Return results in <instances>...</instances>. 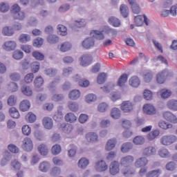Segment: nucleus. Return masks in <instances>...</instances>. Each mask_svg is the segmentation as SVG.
Wrapping results in <instances>:
<instances>
[{"label":"nucleus","instance_id":"2","mask_svg":"<svg viewBox=\"0 0 177 177\" xmlns=\"http://www.w3.org/2000/svg\"><path fill=\"white\" fill-rule=\"evenodd\" d=\"M20 6L17 4H14L11 9V12L13 14V17L15 20H24L26 15L24 12H20Z\"/></svg>","mask_w":177,"mask_h":177},{"label":"nucleus","instance_id":"8","mask_svg":"<svg viewBox=\"0 0 177 177\" xmlns=\"http://www.w3.org/2000/svg\"><path fill=\"white\" fill-rule=\"evenodd\" d=\"M120 109L124 113H131L133 110V104L129 101H124L121 104Z\"/></svg>","mask_w":177,"mask_h":177},{"label":"nucleus","instance_id":"56","mask_svg":"<svg viewBox=\"0 0 177 177\" xmlns=\"http://www.w3.org/2000/svg\"><path fill=\"white\" fill-rule=\"evenodd\" d=\"M44 44V39L38 37L35 39L33 41V46H36V48H39L42 46Z\"/></svg>","mask_w":177,"mask_h":177},{"label":"nucleus","instance_id":"51","mask_svg":"<svg viewBox=\"0 0 177 177\" xmlns=\"http://www.w3.org/2000/svg\"><path fill=\"white\" fill-rule=\"evenodd\" d=\"M133 142L134 145H143L145 143V138L138 136L133 140Z\"/></svg>","mask_w":177,"mask_h":177},{"label":"nucleus","instance_id":"43","mask_svg":"<svg viewBox=\"0 0 177 177\" xmlns=\"http://www.w3.org/2000/svg\"><path fill=\"white\" fill-rule=\"evenodd\" d=\"M38 150L41 156H47L48 153V148L46 147V145L42 144L40 145L38 147Z\"/></svg>","mask_w":177,"mask_h":177},{"label":"nucleus","instance_id":"38","mask_svg":"<svg viewBox=\"0 0 177 177\" xmlns=\"http://www.w3.org/2000/svg\"><path fill=\"white\" fill-rule=\"evenodd\" d=\"M86 139L88 142H97V135L95 133H88L86 135Z\"/></svg>","mask_w":177,"mask_h":177},{"label":"nucleus","instance_id":"17","mask_svg":"<svg viewBox=\"0 0 177 177\" xmlns=\"http://www.w3.org/2000/svg\"><path fill=\"white\" fill-rule=\"evenodd\" d=\"M156 153V150L153 147H148L144 149L142 151V154L144 156H154Z\"/></svg>","mask_w":177,"mask_h":177},{"label":"nucleus","instance_id":"36","mask_svg":"<svg viewBox=\"0 0 177 177\" xmlns=\"http://www.w3.org/2000/svg\"><path fill=\"white\" fill-rule=\"evenodd\" d=\"M109 23L113 26V27H120V26H121V21H120V19L114 17H111L109 18Z\"/></svg>","mask_w":177,"mask_h":177},{"label":"nucleus","instance_id":"10","mask_svg":"<svg viewBox=\"0 0 177 177\" xmlns=\"http://www.w3.org/2000/svg\"><path fill=\"white\" fill-rule=\"evenodd\" d=\"M163 117L167 121H169L172 124H177V118L176 115H174L169 111H166L163 113Z\"/></svg>","mask_w":177,"mask_h":177},{"label":"nucleus","instance_id":"52","mask_svg":"<svg viewBox=\"0 0 177 177\" xmlns=\"http://www.w3.org/2000/svg\"><path fill=\"white\" fill-rule=\"evenodd\" d=\"M47 41L49 44H56L59 42V37L55 35H51L48 36Z\"/></svg>","mask_w":177,"mask_h":177},{"label":"nucleus","instance_id":"49","mask_svg":"<svg viewBox=\"0 0 177 177\" xmlns=\"http://www.w3.org/2000/svg\"><path fill=\"white\" fill-rule=\"evenodd\" d=\"M7 103L8 106H16L17 98L15 95H11L8 97Z\"/></svg>","mask_w":177,"mask_h":177},{"label":"nucleus","instance_id":"29","mask_svg":"<svg viewBox=\"0 0 177 177\" xmlns=\"http://www.w3.org/2000/svg\"><path fill=\"white\" fill-rule=\"evenodd\" d=\"M160 136V131L153 130L147 136V138L148 140H154V139H156L157 136Z\"/></svg>","mask_w":177,"mask_h":177},{"label":"nucleus","instance_id":"20","mask_svg":"<svg viewBox=\"0 0 177 177\" xmlns=\"http://www.w3.org/2000/svg\"><path fill=\"white\" fill-rule=\"evenodd\" d=\"M21 111H28L30 110V101L24 100L19 104Z\"/></svg>","mask_w":177,"mask_h":177},{"label":"nucleus","instance_id":"30","mask_svg":"<svg viewBox=\"0 0 177 177\" xmlns=\"http://www.w3.org/2000/svg\"><path fill=\"white\" fill-rule=\"evenodd\" d=\"M127 81H128V75L123 74L119 78V80L118 82V85L119 86H124L125 84L127 83Z\"/></svg>","mask_w":177,"mask_h":177},{"label":"nucleus","instance_id":"62","mask_svg":"<svg viewBox=\"0 0 177 177\" xmlns=\"http://www.w3.org/2000/svg\"><path fill=\"white\" fill-rule=\"evenodd\" d=\"M97 109L98 111H100V113H104V111H106V110L109 109V106L107 105V104L102 102L98 105Z\"/></svg>","mask_w":177,"mask_h":177},{"label":"nucleus","instance_id":"25","mask_svg":"<svg viewBox=\"0 0 177 177\" xmlns=\"http://www.w3.org/2000/svg\"><path fill=\"white\" fill-rule=\"evenodd\" d=\"M2 33L6 37H12V35L15 34V30H13V28L9 26H6L3 28Z\"/></svg>","mask_w":177,"mask_h":177},{"label":"nucleus","instance_id":"61","mask_svg":"<svg viewBox=\"0 0 177 177\" xmlns=\"http://www.w3.org/2000/svg\"><path fill=\"white\" fill-rule=\"evenodd\" d=\"M68 107L71 111H77L78 110V104L77 102H70Z\"/></svg>","mask_w":177,"mask_h":177},{"label":"nucleus","instance_id":"23","mask_svg":"<svg viewBox=\"0 0 177 177\" xmlns=\"http://www.w3.org/2000/svg\"><path fill=\"white\" fill-rule=\"evenodd\" d=\"M115 143H117V140L115 139L108 140L105 147L106 150L107 151H110L111 150H113L115 147Z\"/></svg>","mask_w":177,"mask_h":177},{"label":"nucleus","instance_id":"1","mask_svg":"<svg viewBox=\"0 0 177 177\" xmlns=\"http://www.w3.org/2000/svg\"><path fill=\"white\" fill-rule=\"evenodd\" d=\"M90 36L91 37L86 38L82 42V46L84 48V49H91V48H93V46H95V39H93V38H95V39H104V35H103V32L97 30H91L90 32Z\"/></svg>","mask_w":177,"mask_h":177},{"label":"nucleus","instance_id":"50","mask_svg":"<svg viewBox=\"0 0 177 177\" xmlns=\"http://www.w3.org/2000/svg\"><path fill=\"white\" fill-rule=\"evenodd\" d=\"M89 164V160L86 158H82L79 160L78 166L80 168H86Z\"/></svg>","mask_w":177,"mask_h":177},{"label":"nucleus","instance_id":"39","mask_svg":"<svg viewBox=\"0 0 177 177\" xmlns=\"http://www.w3.org/2000/svg\"><path fill=\"white\" fill-rule=\"evenodd\" d=\"M156 81L158 84H164V82H165V73H159L156 76Z\"/></svg>","mask_w":177,"mask_h":177},{"label":"nucleus","instance_id":"45","mask_svg":"<svg viewBox=\"0 0 177 177\" xmlns=\"http://www.w3.org/2000/svg\"><path fill=\"white\" fill-rule=\"evenodd\" d=\"M143 96H144V99H145L146 100H153V93L148 89H146L144 91Z\"/></svg>","mask_w":177,"mask_h":177},{"label":"nucleus","instance_id":"59","mask_svg":"<svg viewBox=\"0 0 177 177\" xmlns=\"http://www.w3.org/2000/svg\"><path fill=\"white\" fill-rule=\"evenodd\" d=\"M122 174L124 176H129V175H133V174H135V171H132L131 169H129L128 167H124L122 170Z\"/></svg>","mask_w":177,"mask_h":177},{"label":"nucleus","instance_id":"47","mask_svg":"<svg viewBox=\"0 0 177 177\" xmlns=\"http://www.w3.org/2000/svg\"><path fill=\"white\" fill-rule=\"evenodd\" d=\"M159 93H160V96L161 97H162V99H167L168 97H169V96H171V93L169 90H167V89H162Z\"/></svg>","mask_w":177,"mask_h":177},{"label":"nucleus","instance_id":"48","mask_svg":"<svg viewBox=\"0 0 177 177\" xmlns=\"http://www.w3.org/2000/svg\"><path fill=\"white\" fill-rule=\"evenodd\" d=\"M71 49V44L68 42L63 43L60 47L61 52H67Z\"/></svg>","mask_w":177,"mask_h":177},{"label":"nucleus","instance_id":"34","mask_svg":"<svg viewBox=\"0 0 177 177\" xmlns=\"http://www.w3.org/2000/svg\"><path fill=\"white\" fill-rule=\"evenodd\" d=\"M81 96V93L78 90H73L69 93V98L72 100H77Z\"/></svg>","mask_w":177,"mask_h":177},{"label":"nucleus","instance_id":"53","mask_svg":"<svg viewBox=\"0 0 177 177\" xmlns=\"http://www.w3.org/2000/svg\"><path fill=\"white\" fill-rule=\"evenodd\" d=\"M22 133L26 136L31 135V127L27 124L24 125L22 127Z\"/></svg>","mask_w":177,"mask_h":177},{"label":"nucleus","instance_id":"58","mask_svg":"<svg viewBox=\"0 0 177 177\" xmlns=\"http://www.w3.org/2000/svg\"><path fill=\"white\" fill-rule=\"evenodd\" d=\"M24 53L23 52L17 50L13 53V57L14 59H16V60H20L21 59H23Z\"/></svg>","mask_w":177,"mask_h":177},{"label":"nucleus","instance_id":"57","mask_svg":"<svg viewBox=\"0 0 177 177\" xmlns=\"http://www.w3.org/2000/svg\"><path fill=\"white\" fill-rule=\"evenodd\" d=\"M166 169L167 171H175L176 169V163L174 162H169L166 165Z\"/></svg>","mask_w":177,"mask_h":177},{"label":"nucleus","instance_id":"40","mask_svg":"<svg viewBox=\"0 0 177 177\" xmlns=\"http://www.w3.org/2000/svg\"><path fill=\"white\" fill-rule=\"evenodd\" d=\"M31 39V36L28 34H21L19 36V42H21V44H26V42H28Z\"/></svg>","mask_w":177,"mask_h":177},{"label":"nucleus","instance_id":"21","mask_svg":"<svg viewBox=\"0 0 177 177\" xmlns=\"http://www.w3.org/2000/svg\"><path fill=\"white\" fill-rule=\"evenodd\" d=\"M76 82H78L80 86H83L84 88H86V86H89V82L85 79H80L78 75L75 77Z\"/></svg>","mask_w":177,"mask_h":177},{"label":"nucleus","instance_id":"15","mask_svg":"<svg viewBox=\"0 0 177 177\" xmlns=\"http://www.w3.org/2000/svg\"><path fill=\"white\" fill-rule=\"evenodd\" d=\"M129 84L133 88H138L140 85V80L137 76H133L129 79Z\"/></svg>","mask_w":177,"mask_h":177},{"label":"nucleus","instance_id":"32","mask_svg":"<svg viewBox=\"0 0 177 177\" xmlns=\"http://www.w3.org/2000/svg\"><path fill=\"white\" fill-rule=\"evenodd\" d=\"M111 115L112 118H114L115 120H118V118L121 117V111H120L117 108H113L111 110Z\"/></svg>","mask_w":177,"mask_h":177},{"label":"nucleus","instance_id":"13","mask_svg":"<svg viewBox=\"0 0 177 177\" xmlns=\"http://www.w3.org/2000/svg\"><path fill=\"white\" fill-rule=\"evenodd\" d=\"M43 124L46 129H52L53 128V120L49 117H45L43 119Z\"/></svg>","mask_w":177,"mask_h":177},{"label":"nucleus","instance_id":"9","mask_svg":"<svg viewBox=\"0 0 177 177\" xmlns=\"http://www.w3.org/2000/svg\"><path fill=\"white\" fill-rule=\"evenodd\" d=\"M109 172L111 175L120 174V163L117 161L112 162L109 166Z\"/></svg>","mask_w":177,"mask_h":177},{"label":"nucleus","instance_id":"46","mask_svg":"<svg viewBox=\"0 0 177 177\" xmlns=\"http://www.w3.org/2000/svg\"><path fill=\"white\" fill-rule=\"evenodd\" d=\"M33 57H35V59H36V60H40L42 61L44 60V59H45V55H44V54H42L40 52L38 51H34L32 53Z\"/></svg>","mask_w":177,"mask_h":177},{"label":"nucleus","instance_id":"18","mask_svg":"<svg viewBox=\"0 0 177 177\" xmlns=\"http://www.w3.org/2000/svg\"><path fill=\"white\" fill-rule=\"evenodd\" d=\"M96 168L100 172H103L104 171H106L109 167L106 164L105 161L101 160L96 163Z\"/></svg>","mask_w":177,"mask_h":177},{"label":"nucleus","instance_id":"60","mask_svg":"<svg viewBox=\"0 0 177 177\" xmlns=\"http://www.w3.org/2000/svg\"><path fill=\"white\" fill-rule=\"evenodd\" d=\"M51 151L53 154H54V156H57V154H59V153L62 151V147H60V145H55L53 147Z\"/></svg>","mask_w":177,"mask_h":177},{"label":"nucleus","instance_id":"55","mask_svg":"<svg viewBox=\"0 0 177 177\" xmlns=\"http://www.w3.org/2000/svg\"><path fill=\"white\" fill-rule=\"evenodd\" d=\"M32 73H38L39 71V62H34L30 64Z\"/></svg>","mask_w":177,"mask_h":177},{"label":"nucleus","instance_id":"28","mask_svg":"<svg viewBox=\"0 0 177 177\" xmlns=\"http://www.w3.org/2000/svg\"><path fill=\"white\" fill-rule=\"evenodd\" d=\"M120 10L123 17H128V15H129V10L128 9V6L122 4L120 6Z\"/></svg>","mask_w":177,"mask_h":177},{"label":"nucleus","instance_id":"31","mask_svg":"<svg viewBox=\"0 0 177 177\" xmlns=\"http://www.w3.org/2000/svg\"><path fill=\"white\" fill-rule=\"evenodd\" d=\"M158 154L160 157H162V158H168V157L171 156V153H169V151H168L165 148H162L159 150Z\"/></svg>","mask_w":177,"mask_h":177},{"label":"nucleus","instance_id":"11","mask_svg":"<svg viewBox=\"0 0 177 177\" xmlns=\"http://www.w3.org/2000/svg\"><path fill=\"white\" fill-rule=\"evenodd\" d=\"M17 46V44H16V41H6L3 45V48L5 50H8V52H10V50H15Z\"/></svg>","mask_w":177,"mask_h":177},{"label":"nucleus","instance_id":"27","mask_svg":"<svg viewBox=\"0 0 177 177\" xmlns=\"http://www.w3.org/2000/svg\"><path fill=\"white\" fill-rule=\"evenodd\" d=\"M21 92L25 96H32V89L28 86H23Z\"/></svg>","mask_w":177,"mask_h":177},{"label":"nucleus","instance_id":"19","mask_svg":"<svg viewBox=\"0 0 177 177\" xmlns=\"http://www.w3.org/2000/svg\"><path fill=\"white\" fill-rule=\"evenodd\" d=\"M50 168V163L46 161H44L40 163L39 166V169L41 172H48Z\"/></svg>","mask_w":177,"mask_h":177},{"label":"nucleus","instance_id":"24","mask_svg":"<svg viewBox=\"0 0 177 177\" xmlns=\"http://www.w3.org/2000/svg\"><path fill=\"white\" fill-rule=\"evenodd\" d=\"M106 80H107V74L105 73H101L97 77V82L100 85H102V84H104L106 82Z\"/></svg>","mask_w":177,"mask_h":177},{"label":"nucleus","instance_id":"35","mask_svg":"<svg viewBox=\"0 0 177 177\" xmlns=\"http://www.w3.org/2000/svg\"><path fill=\"white\" fill-rule=\"evenodd\" d=\"M133 147L132 143L125 142L122 145L121 151L122 153H128L129 150H131Z\"/></svg>","mask_w":177,"mask_h":177},{"label":"nucleus","instance_id":"5","mask_svg":"<svg viewBox=\"0 0 177 177\" xmlns=\"http://www.w3.org/2000/svg\"><path fill=\"white\" fill-rule=\"evenodd\" d=\"M93 62V58L92 57V55L89 54H85L80 58V64L83 67H86V66L92 64Z\"/></svg>","mask_w":177,"mask_h":177},{"label":"nucleus","instance_id":"64","mask_svg":"<svg viewBox=\"0 0 177 177\" xmlns=\"http://www.w3.org/2000/svg\"><path fill=\"white\" fill-rule=\"evenodd\" d=\"M153 80V74L151 72H147L144 75V80L145 82H151V81Z\"/></svg>","mask_w":177,"mask_h":177},{"label":"nucleus","instance_id":"54","mask_svg":"<svg viewBox=\"0 0 177 177\" xmlns=\"http://www.w3.org/2000/svg\"><path fill=\"white\" fill-rule=\"evenodd\" d=\"M57 30L60 35H66L67 34V28L63 25H58Z\"/></svg>","mask_w":177,"mask_h":177},{"label":"nucleus","instance_id":"6","mask_svg":"<svg viewBox=\"0 0 177 177\" xmlns=\"http://www.w3.org/2000/svg\"><path fill=\"white\" fill-rule=\"evenodd\" d=\"M22 148L25 151H31L34 148V144L30 138H25L22 141Z\"/></svg>","mask_w":177,"mask_h":177},{"label":"nucleus","instance_id":"42","mask_svg":"<svg viewBox=\"0 0 177 177\" xmlns=\"http://www.w3.org/2000/svg\"><path fill=\"white\" fill-rule=\"evenodd\" d=\"M44 85V79L39 76L35 80V86L37 88V89H39V88H41V86Z\"/></svg>","mask_w":177,"mask_h":177},{"label":"nucleus","instance_id":"3","mask_svg":"<svg viewBox=\"0 0 177 177\" xmlns=\"http://www.w3.org/2000/svg\"><path fill=\"white\" fill-rule=\"evenodd\" d=\"M177 140L176 136L174 135H167L163 136L160 138V143L163 145V146H169L172 145L173 143H175Z\"/></svg>","mask_w":177,"mask_h":177},{"label":"nucleus","instance_id":"4","mask_svg":"<svg viewBox=\"0 0 177 177\" xmlns=\"http://www.w3.org/2000/svg\"><path fill=\"white\" fill-rule=\"evenodd\" d=\"M134 23L135 26H136L137 27H140L143 26V23H145L146 26H149V19H147V17H146V15H138L135 17Z\"/></svg>","mask_w":177,"mask_h":177},{"label":"nucleus","instance_id":"12","mask_svg":"<svg viewBox=\"0 0 177 177\" xmlns=\"http://www.w3.org/2000/svg\"><path fill=\"white\" fill-rule=\"evenodd\" d=\"M149 164V160L147 158L143 157L138 158L135 162V167L136 168H142V167H146Z\"/></svg>","mask_w":177,"mask_h":177},{"label":"nucleus","instance_id":"33","mask_svg":"<svg viewBox=\"0 0 177 177\" xmlns=\"http://www.w3.org/2000/svg\"><path fill=\"white\" fill-rule=\"evenodd\" d=\"M26 121H28V122L32 124L37 120V116L32 112H28V114L26 115Z\"/></svg>","mask_w":177,"mask_h":177},{"label":"nucleus","instance_id":"7","mask_svg":"<svg viewBox=\"0 0 177 177\" xmlns=\"http://www.w3.org/2000/svg\"><path fill=\"white\" fill-rule=\"evenodd\" d=\"M143 111L148 115H156L157 109L151 104H146L143 106Z\"/></svg>","mask_w":177,"mask_h":177},{"label":"nucleus","instance_id":"26","mask_svg":"<svg viewBox=\"0 0 177 177\" xmlns=\"http://www.w3.org/2000/svg\"><path fill=\"white\" fill-rule=\"evenodd\" d=\"M9 113L10 117H12V118H20V113H19V111L17 110V109L15 108V107H11L9 109Z\"/></svg>","mask_w":177,"mask_h":177},{"label":"nucleus","instance_id":"16","mask_svg":"<svg viewBox=\"0 0 177 177\" xmlns=\"http://www.w3.org/2000/svg\"><path fill=\"white\" fill-rule=\"evenodd\" d=\"M133 160H134L133 156H127L126 157L122 158L120 160V164H122V165L129 166L131 165V164H132V162H133Z\"/></svg>","mask_w":177,"mask_h":177},{"label":"nucleus","instance_id":"22","mask_svg":"<svg viewBox=\"0 0 177 177\" xmlns=\"http://www.w3.org/2000/svg\"><path fill=\"white\" fill-rule=\"evenodd\" d=\"M65 120L66 122H71V124H73V122H75L77 121V116L74 115L73 113H68L65 115Z\"/></svg>","mask_w":177,"mask_h":177},{"label":"nucleus","instance_id":"44","mask_svg":"<svg viewBox=\"0 0 177 177\" xmlns=\"http://www.w3.org/2000/svg\"><path fill=\"white\" fill-rule=\"evenodd\" d=\"M159 127L162 129H171L172 128V124L169 123H167V122L162 120L159 122Z\"/></svg>","mask_w":177,"mask_h":177},{"label":"nucleus","instance_id":"63","mask_svg":"<svg viewBox=\"0 0 177 177\" xmlns=\"http://www.w3.org/2000/svg\"><path fill=\"white\" fill-rule=\"evenodd\" d=\"M60 172H62V170L60 169V168L55 167L51 169L50 175L52 176H57V175H60Z\"/></svg>","mask_w":177,"mask_h":177},{"label":"nucleus","instance_id":"41","mask_svg":"<svg viewBox=\"0 0 177 177\" xmlns=\"http://www.w3.org/2000/svg\"><path fill=\"white\" fill-rule=\"evenodd\" d=\"M161 175V169L152 170L147 174V177H158Z\"/></svg>","mask_w":177,"mask_h":177},{"label":"nucleus","instance_id":"37","mask_svg":"<svg viewBox=\"0 0 177 177\" xmlns=\"http://www.w3.org/2000/svg\"><path fill=\"white\" fill-rule=\"evenodd\" d=\"M167 107L170 110H173L174 111H177V100H171L167 102Z\"/></svg>","mask_w":177,"mask_h":177},{"label":"nucleus","instance_id":"14","mask_svg":"<svg viewBox=\"0 0 177 177\" xmlns=\"http://www.w3.org/2000/svg\"><path fill=\"white\" fill-rule=\"evenodd\" d=\"M128 1L131 6V10L133 13H134V15H139V13H140V8L138 5V3L135 2V0H128Z\"/></svg>","mask_w":177,"mask_h":177}]
</instances>
